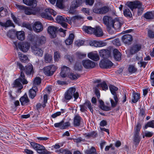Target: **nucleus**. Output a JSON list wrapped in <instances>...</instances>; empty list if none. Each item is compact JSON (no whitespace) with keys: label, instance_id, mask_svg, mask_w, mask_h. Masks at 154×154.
I'll return each instance as SVG.
<instances>
[{"label":"nucleus","instance_id":"obj_1","mask_svg":"<svg viewBox=\"0 0 154 154\" xmlns=\"http://www.w3.org/2000/svg\"><path fill=\"white\" fill-rule=\"evenodd\" d=\"M35 7H32V8L31 9L29 7H25L24 10L25 13L28 15L40 14L42 18H45L51 20H53V18L51 16L48 15V13L54 16H55L57 14L56 12L52 9H46L45 10L46 13H41L40 9Z\"/></svg>","mask_w":154,"mask_h":154},{"label":"nucleus","instance_id":"obj_2","mask_svg":"<svg viewBox=\"0 0 154 154\" xmlns=\"http://www.w3.org/2000/svg\"><path fill=\"white\" fill-rule=\"evenodd\" d=\"M21 82L23 85L26 84L28 82L25 78V75L23 72H21L20 77L16 79L13 83V87L17 88H18V91L21 90L23 88V86L21 83Z\"/></svg>","mask_w":154,"mask_h":154},{"label":"nucleus","instance_id":"obj_3","mask_svg":"<svg viewBox=\"0 0 154 154\" xmlns=\"http://www.w3.org/2000/svg\"><path fill=\"white\" fill-rule=\"evenodd\" d=\"M127 6L133 11L134 9H137V14L138 15H141L143 12V9L142 7V4L138 1L133 2H130L127 4Z\"/></svg>","mask_w":154,"mask_h":154},{"label":"nucleus","instance_id":"obj_4","mask_svg":"<svg viewBox=\"0 0 154 154\" xmlns=\"http://www.w3.org/2000/svg\"><path fill=\"white\" fill-rule=\"evenodd\" d=\"M76 88L75 87L69 88L65 93L64 95V99L69 100L72 98L73 96L75 100H76L79 97V93L75 92Z\"/></svg>","mask_w":154,"mask_h":154},{"label":"nucleus","instance_id":"obj_5","mask_svg":"<svg viewBox=\"0 0 154 154\" xmlns=\"http://www.w3.org/2000/svg\"><path fill=\"white\" fill-rule=\"evenodd\" d=\"M72 19L70 18L69 17H66L64 16L58 15L57 16L56 18V21L60 24L61 26L64 28H68L67 27V24L65 22H67L69 24H71L72 23L71 20Z\"/></svg>","mask_w":154,"mask_h":154},{"label":"nucleus","instance_id":"obj_6","mask_svg":"<svg viewBox=\"0 0 154 154\" xmlns=\"http://www.w3.org/2000/svg\"><path fill=\"white\" fill-rule=\"evenodd\" d=\"M17 67L21 71V72H23L24 71L27 75H30L34 73V70L33 66L32 64H29L26 66L24 67L23 65L20 63L17 62Z\"/></svg>","mask_w":154,"mask_h":154},{"label":"nucleus","instance_id":"obj_7","mask_svg":"<svg viewBox=\"0 0 154 154\" xmlns=\"http://www.w3.org/2000/svg\"><path fill=\"white\" fill-rule=\"evenodd\" d=\"M57 69V68L54 65L48 66L44 68V72L47 76H51L53 74Z\"/></svg>","mask_w":154,"mask_h":154},{"label":"nucleus","instance_id":"obj_8","mask_svg":"<svg viewBox=\"0 0 154 154\" xmlns=\"http://www.w3.org/2000/svg\"><path fill=\"white\" fill-rule=\"evenodd\" d=\"M32 53L35 55L42 57L43 54V50L39 47L34 45L31 47Z\"/></svg>","mask_w":154,"mask_h":154},{"label":"nucleus","instance_id":"obj_9","mask_svg":"<svg viewBox=\"0 0 154 154\" xmlns=\"http://www.w3.org/2000/svg\"><path fill=\"white\" fill-rule=\"evenodd\" d=\"M109 10V7L105 6L100 8H98L97 7L94 8L93 9V11L94 13L96 14H104L108 12Z\"/></svg>","mask_w":154,"mask_h":154},{"label":"nucleus","instance_id":"obj_10","mask_svg":"<svg viewBox=\"0 0 154 154\" xmlns=\"http://www.w3.org/2000/svg\"><path fill=\"white\" fill-rule=\"evenodd\" d=\"M142 48V45L139 44H133L130 48L129 51L130 53L133 55L139 51Z\"/></svg>","mask_w":154,"mask_h":154},{"label":"nucleus","instance_id":"obj_11","mask_svg":"<svg viewBox=\"0 0 154 154\" xmlns=\"http://www.w3.org/2000/svg\"><path fill=\"white\" fill-rule=\"evenodd\" d=\"M122 23H121L119 18H116L112 21L111 25L109 28L118 29L121 28Z\"/></svg>","mask_w":154,"mask_h":154},{"label":"nucleus","instance_id":"obj_12","mask_svg":"<svg viewBox=\"0 0 154 154\" xmlns=\"http://www.w3.org/2000/svg\"><path fill=\"white\" fill-rule=\"evenodd\" d=\"M82 63L85 68L88 69L93 68L95 66V63L89 59L83 60Z\"/></svg>","mask_w":154,"mask_h":154},{"label":"nucleus","instance_id":"obj_13","mask_svg":"<svg viewBox=\"0 0 154 154\" xmlns=\"http://www.w3.org/2000/svg\"><path fill=\"white\" fill-rule=\"evenodd\" d=\"M83 1L82 0H73L70 6V10H73L81 6Z\"/></svg>","mask_w":154,"mask_h":154},{"label":"nucleus","instance_id":"obj_14","mask_svg":"<svg viewBox=\"0 0 154 154\" xmlns=\"http://www.w3.org/2000/svg\"><path fill=\"white\" fill-rule=\"evenodd\" d=\"M18 45L19 49L24 52H27L30 47V44L27 42H20Z\"/></svg>","mask_w":154,"mask_h":154},{"label":"nucleus","instance_id":"obj_15","mask_svg":"<svg viewBox=\"0 0 154 154\" xmlns=\"http://www.w3.org/2000/svg\"><path fill=\"white\" fill-rule=\"evenodd\" d=\"M132 36L130 34H126L124 35L122 37V42L125 44L130 45L133 41Z\"/></svg>","mask_w":154,"mask_h":154},{"label":"nucleus","instance_id":"obj_16","mask_svg":"<svg viewBox=\"0 0 154 154\" xmlns=\"http://www.w3.org/2000/svg\"><path fill=\"white\" fill-rule=\"evenodd\" d=\"M113 65L112 63L108 60H102L100 63V66L101 68H107Z\"/></svg>","mask_w":154,"mask_h":154},{"label":"nucleus","instance_id":"obj_17","mask_svg":"<svg viewBox=\"0 0 154 154\" xmlns=\"http://www.w3.org/2000/svg\"><path fill=\"white\" fill-rule=\"evenodd\" d=\"M91 46L96 47H100L105 46L106 45V43L102 41H94L91 42L89 43Z\"/></svg>","mask_w":154,"mask_h":154},{"label":"nucleus","instance_id":"obj_18","mask_svg":"<svg viewBox=\"0 0 154 154\" xmlns=\"http://www.w3.org/2000/svg\"><path fill=\"white\" fill-rule=\"evenodd\" d=\"M37 152L41 154H51V152L46 149L42 145L39 144L36 149Z\"/></svg>","mask_w":154,"mask_h":154},{"label":"nucleus","instance_id":"obj_19","mask_svg":"<svg viewBox=\"0 0 154 154\" xmlns=\"http://www.w3.org/2000/svg\"><path fill=\"white\" fill-rule=\"evenodd\" d=\"M69 71L70 69L68 67L63 66L61 68V72L60 73V75L62 78H65Z\"/></svg>","mask_w":154,"mask_h":154},{"label":"nucleus","instance_id":"obj_20","mask_svg":"<svg viewBox=\"0 0 154 154\" xmlns=\"http://www.w3.org/2000/svg\"><path fill=\"white\" fill-rule=\"evenodd\" d=\"M82 119L78 114L75 115L74 118L73 125L75 127L79 126Z\"/></svg>","mask_w":154,"mask_h":154},{"label":"nucleus","instance_id":"obj_21","mask_svg":"<svg viewBox=\"0 0 154 154\" xmlns=\"http://www.w3.org/2000/svg\"><path fill=\"white\" fill-rule=\"evenodd\" d=\"M110 51L108 50H102L100 51L99 54L100 57L104 58L109 57L110 54Z\"/></svg>","mask_w":154,"mask_h":154},{"label":"nucleus","instance_id":"obj_22","mask_svg":"<svg viewBox=\"0 0 154 154\" xmlns=\"http://www.w3.org/2000/svg\"><path fill=\"white\" fill-rule=\"evenodd\" d=\"M20 100L22 105H26L29 103V100L26 94H25L22 97Z\"/></svg>","mask_w":154,"mask_h":154},{"label":"nucleus","instance_id":"obj_23","mask_svg":"<svg viewBox=\"0 0 154 154\" xmlns=\"http://www.w3.org/2000/svg\"><path fill=\"white\" fill-rule=\"evenodd\" d=\"M103 20L104 23L107 27L109 28L111 25L112 21L113 20H112V18L107 16H105L103 17Z\"/></svg>","mask_w":154,"mask_h":154},{"label":"nucleus","instance_id":"obj_24","mask_svg":"<svg viewBox=\"0 0 154 154\" xmlns=\"http://www.w3.org/2000/svg\"><path fill=\"white\" fill-rule=\"evenodd\" d=\"M23 2L25 4L31 6L32 7L36 6L37 2L35 0H23Z\"/></svg>","mask_w":154,"mask_h":154},{"label":"nucleus","instance_id":"obj_25","mask_svg":"<svg viewBox=\"0 0 154 154\" xmlns=\"http://www.w3.org/2000/svg\"><path fill=\"white\" fill-rule=\"evenodd\" d=\"M88 57L94 61H97L99 60V55L97 53L94 52H90L88 54Z\"/></svg>","mask_w":154,"mask_h":154},{"label":"nucleus","instance_id":"obj_26","mask_svg":"<svg viewBox=\"0 0 154 154\" xmlns=\"http://www.w3.org/2000/svg\"><path fill=\"white\" fill-rule=\"evenodd\" d=\"M38 89L36 87H33L30 89L29 92V96L32 99L36 95V92Z\"/></svg>","mask_w":154,"mask_h":154},{"label":"nucleus","instance_id":"obj_27","mask_svg":"<svg viewBox=\"0 0 154 154\" xmlns=\"http://www.w3.org/2000/svg\"><path fill=\"white\" fill-rule=\"evenodd\" d=\"M0 25L6 28L9 26H12L13 28H14L15 26L12 21L10 20H8L5 23H3L0 22Z\"/></svg>","mask_w":154,"mask_h":154},{"label":"nucleus","instance_id":"obj_28","mask_svg":"<svg viewBox=\"0 0 154 154\" xmlns=\"http://www.w3.org/2000/svg\"><path fill=\"white\" fill-rule=\"evenodd\" d=\"M113 51L114 57L115 59L118 61L120 60L121 56L120 53L116 49H114Z\"/></svg>","mask_w":154,"mask_h":154},{"label":"nucleus","instance_id":"obj_29","mask_svg":"<svg viewBox=\"0 0 154 154\" xmlns=\"http://www.w3.org/2000/svg\"><path fill=\"white\" fill-rule=\"evenodd\" d=\"M74 38V35L73 33L70 34L69 37L65 40L66 45H71L73 42Z\"/></svg>","mask_w":154,"mask_h":154},{"label":"nucleus","instance_id":"obj_30","mask_svg":"<svg viewBox=\"0 0 154 154\" xmlns=\"http://www.w3.org/2000/svg\"><path fill=\"white\" fill-rule=\"evenodd\" d=\"M46 42V38L44 36H42L37 39L36 41V44L40 45L44 44Z\"/></svg>","mask_w":154,"mask_h":154},{"label":"nucleus","instance_id":"obj_31","mask_svg":"<svg viewBox=\"0 0 154 154\" xmlns=\"http://www.w3.org/2000/svg\"><path fill=\"white\" fill-rule=\"evenodd\" d=\"M154 16V12L149 11L146 12L144 15V17L146 19L150 20L153 19Z\"/></svg>","mask_w":154,"mask_h":154},{"label":"nucleus","instance_id":"obj_32","mask_svg":"<svg viewBox=\"0 0 154 154\" xmlns=\"http://www.w3.org/2000/svg\"><path fill=\"white\" fill-rule=\"evenodd\" d=\"M16 35L17 38L19 40L22 41L25 39V33L23 31L17 32Z\"/></svg>","mask_w":154,"mask_h":154},{"label":"nucleus","instance_id":"obj_33","mask_svg":"<svg viewBox=\"0 0 154 154\" xmlns=\"http://www.w3.org/2000/svg\"><path fill=\"white\" fill-rule=\"evenodd\" d=\"M16 31L14 29H11L7 33V36L11 39H13L16 36Z\"/></svg>","mask_w":154,"mask_h":154},{"label":"nucleus","instance_id":"obj_34","mask_svg":"<svg viewBox=\"0 0 154 154\" xmlns=\"http://www.w3.org/2000/svg\"><path fill=\"white\" fill-rule=\"evenodd\" d=\"M140 98V94L134 92L133 93V98L131 99L132 102L135 103Z\"/></svg>","mask_w":154,"mask_h":154},{"label":"nucleus","instance_id":"obj_35","mask_svg":"<svg viewBox=\"0 0 154 154\" xmlns=\"http://www.w3.org/2000/svg\"><path fill=\"white\" fill-rule=\"evenodd\" d=\"M79 75L76 73L71 72L68 75V77L71 80L77 79L79 77Z\"/></svg>","mask_w":154,"mask_h":154},{"label":"nucleus","instance_id":"obj_36","mask_svg":"<svg viewBox=\"0 0 154 154\" xmlns=\"http://www.w3.org/2000/svg\"><path fill=\"white\" fill-rule=\"evenodd\" d=\"M58 29H47L48 32L50 34L51 38H55L56 34L58 32Z\"/></svg>","mask_w":154,"mask_h":154},{"label":"nucleus","instance_id":"obj_37","mask_svg":"<svg viewBox=\"0 0 154 154\" xmlns=\"http://www.w3.org/2000/svg\"><path fill=\"white\" fill-rule=\"evenodd\" d=\"M18 56L20 59L21 62L26 63L28 61V57L22 54H20L19 53L18 54Z\"/></svg>","mask_w":154,"mask_h":154},{"label":"nucleus","instance_id":"obj_38","mask_svg":"<svg viewBox=\"0 0 154 154\" xmlns=\"http://www.w3.org/2000/svg\"><path fill=\"white\" fill-rule=\"evenodd\" d=\"M32 27L33 29H42L43 28L42 24L39 21L34 22Z\"/></svg>","mask_w":154,"mask_h":154},{"label":"nucleus","instance_id":"obj_39","mask_svg":"<svg viewBox=\"0 0 154 154\" xmlns=\"http://www.w3.org/2000/svg\"><path fill=\"white\" fill-rule=\"evenodd\" d=\"M68 0H57L56 2V5L58 7L60 8H64L63 3Z\"/></svg>","mask_w":154,"mask_h":154},{"label":"nucleus","instance_id":"obj_40","mask_svg":"<svg viewBox=\"0 0 154 154\" xmlns=\"http://www.w3.org/2000/svg\"><path fill=\"white\" fill-rule=\"evenodd\" d=\"M141 128V126L140 124H138L136 128L134 134V138H139V133Z\"/></svg>","mask_w":154,"mask_h":154},{"label":"nucleus","instance_id":"obj_41","mask_svg":"<svg viewBox=\"0 0 154 154\" xmlns=\"http://www.w3.org/2000/svg\"><path fill=\"white\" fill-rule=\"evenodd\" d=\"M123 13L125 17H132V14L128 8H126L124 10Z\"/></svg>","mask_w":154,"mask_h":154},{"label":"nucleus","instance_id":"obj_42","mask_svg":"<svg viewBox=\"0 0 154 154\" xmlns=\"http://www.w3.org/2000/svg\"><path fill=\"white\" fill-rule=\"evenodd\" d=\"M96 86L97 87L102 88L103 90H106L108 89V86L105 82H103L101 83L98 84Z\"/></svg>","mask_w":154,"mask_h":154},{"label":"nucleus","instance_id":"obj_43","mask_svg":"<svg viewBox=\"0 0 154 154\" xmlns=\"http://www.w3.org/2000/svg\"><path fill=\"white\" fill-rule=\"evenodd\" d=\"M94 34L97 37L101 36L103 35L102 29H94Z\"/></svg>","mask_w":154,"mask_h":154},{"label":"nucleus","instance_id":"obj_44","mask_svg":"<svg viewBox=\"0 0 154 154\" xmlns=\"http://www.w3.org/2000/svg\"><path fill=\"white\" fill-rule=\"evenodd\" d=\"M85 152L87 154H97L96 149L93 146L91 149L86 150Z\"/></svg>","mask_w":154,"mask_h":154},{"label":"nucleus","instance_id":"obj_45","mask_svg":"<svg viewBox=\"0 0 154 154\" xmlns=\"http://www.w3.org/2000/svg\"><path fill=\"white\" fill-rule=\"evenodd\" d=\"M52 60L51 55L48 54H46L45 56V61L46 63H50Z\"/></svg>","mask_w":154,"mask_h":154},{"label":"nucleus","instance_id":"obj_46","mask_svg":"<svg viewBox=\"0 0 154 154\" xmlns=\"http://www.w3.org/2000/svg\"><path fill=\"white\" fill-rule=\"evenodd\" d=\"M65 112V110L64 109H61L60 110V111L57 112L51 115V117L53 118H55L57 116L60 115L61 114Z\"/></svg>","mask_w":154,"mask_h":154},{"label":"nucleus","instance_id":"obj_47","mask_svg":"<svg viewBox=\"0 0 154 154\" xmlns=\"http://www.w3.org/2000/svg\"><path fill=\"white\" fill-rule=\"evenodd\" d=\"M7 14L8 11L7 9L4 8L3 7L0 8V16L4 17Z\"/></svg>","mask_w":154,"mask_h":154},{"label":"nucleus","instance_id":"obj_48","mask_svg":"<svg viewBox=\"0 0 154 154\" xmlns=\"http://www.w3.org/2000/svg\"><path fill=\"white\" fill-rule=\"evenodd\" d=\"M83 104H84V105H85L87 107H88L89 108L92 113H93V107L91 106V103L90 101L88 100H87Z\"/></svg>","mask_w":154,"mask_h":154},{"label":"nucleus","instance_id":"obj_49","mask_svg":"<svg viewBox=\"0 0 154 154\" xmlns=\"http://www.w3.org/2000/svg\"><path fill=\"white\" fill-rule=\"evenodd\" d=\"M64 121L63 120L62 121L60 122L56 123L54 124V126L56 128L59 127L60 129H64V126L63 125Z\"/></svg>","mask_w":154,"mask_h":154},{"label":"nucleus","instance_id":"obj_50","mask_svg":"<svg viewBox=\"0 0 154 154\" xmlns=\"http://www.w3.org/2000/svg\"><path fill=\"white\" fill-rule=\"evenodd\" d=\"M109 88L112 94H115V93H116V91L118 90L117 88L112 85H110L109 86Z\"/></svg>","mask_w":154,"mask_h":154},{"label":"nucleus","instance_id":"obj_51","mask_svg":"<svg viewBox=\"0 0 154 154\" xmlns=\"http://www.w3.org/2000/svg\"><path fill=\"white\" fill-rule=\"evenodd\" d=\"M74 68L75 70L79 71L82 70V66L80 63L77 62L74 66Z\"/></svg>","mask_w":154,"mask_h":154},{"label":"nucleus","instance_id":"obj_52","mask_svg":"<svg viewBox=\"0 0 154 154\" xmlns=\"http://www.w3.org/2000/svg\"><path fill=\"white\" fill-rule=\"evenodd\" d=\"M28 37L29 40L33 43H35V41L37 40L35 36L33 35H32L29 34L28 35Z\"/></svg>","mask_w":154,"mask_h":154},{"label":"nucleus","instance_id":"obj_53","mask_svg":"<svg viewBox=\"0 0 154 154\" xmlns=\"http://www.w3.org/2000/svg\"><path fill=\"white\" fill-rule=\"evenodd\" d=\"M154 127V121L152 120L151 122H148L146 124L145 126V128L146 129L148 127H151L153 128Z\"/></svg>","mask_w":154,"mask_h":154},{"label":"nucleus","instance_id":"obj_54","mask_svg":"<svg viewBox=\"0 0 154 154\" xmlns=\"http://www.w3.org/2000/svg\"><path fill=\"white\" fill-rule=\"evenodd\" d=\"M41 80L40 78L39 77H36L33 82V84L35 85H38L41 83Z\"/></svg>","mask_w":154,"mask_h":154},{"label":"nucleus","instance_id":"obj_55","mask_svg":"<svg viewBox=\"0 0 154 154\" xmlns=\"http://www.w3.org/2000/svg\"><path fill=\"white\" fill-rule=\"evenodd\" d=\"M128 69L129 72L131 73L134 72L137 70L136 68L134 67V66L132 65L129 66Z\"/></svg>","mask_w":154,"mask_h":154},{"label":"nucleus","instance_id":"obj_56","mask_svg":"<svg viewBox=\"0 0 154 154\" xmlns=\"http://www.w3.org/2000/svg\"><path fill=\"white\" fill-rule=\"evenodd\" d=\"M60 55L58 52L56 51L54 53V60L55 61H58L60 58Z\"/></svg>","mask_w":154,"mask_h":154},{"label":"nucleus","instance_id":"obj_57","mask_svg":"<svg viewBox=\"0 0 154 154\" xmlns=\"http://www.w3.org/2000/svg\"><path fill=\"white\" fill-rule=\"evenodd\" d=\"M98 87H97V86L94 88L95 93L96 95L97 98L99 99L100 97V94L99 90L98 89Z\"/></svg>","mask_w":154,"mask_h":154},{"label":"nucleus","instance_id":"obj_58","mask_svg":"<svg viewBox=\"0 0 154 154\" xmlns=\"http://www.w3.org/2000/svg\"><path fill=\"white\" fill-rule=\"evenodd\" d=\"M84 44V42L82 40H78L75 41V44L78 47Z\"/></svg>","mask_w":154,"mask_h":154},{"label":"nucleus","instance_id":"obj_59","mask_svg":"<svg viewBox=\"0 0 154 154\" xmlns=\"http://www.w3.org/2000/svg\"><path fill=\"white\" fill-rule=\"evenodd\" d=\"M113 44L117 46H120L121 45V42L118 38L115 39L112 41Z\"/></svg>","mask_w":154,"mask_h":154},{"label":"nucleus","instance_id":"obj_60","mask_svg":"<svg viewBox=\"0 0 154 154\" xmlns=\"http://www.w3.org/2000/svg\"><path fill=\"white\" fill-rule=\"evenodd\" d=\"M22 26L27 29H31V25L29 23L24 22L22 25Z\"/></svg>","mask_w":154,"mask_h":154},{"label":"nucleus","instance_id":"obj_61","mask_svg":"<svg viewBox=\"0 0 154 154\" xmlns=\"http://www.w3.org/2000/svg\"><path fill=\"white\" fill-rule=\"evenodd\" d=\"M31 146L35 149L36 150L39 144L38 143L34 142H31L30 143Z\"/></svg>","mask_w":154,"mask_h":154},{"label":"nucleus","instance_id":"obj_62","mask_svg":"<svg viewBox=\"0 0 154 154\" xmlns=\"http://www.w3.org/2000/svg\"><path fill=\"white\" fill-rule=\"evenodd\" d=\"M11 17L13 19L14 22L18 24H19V19H17L14 15V14L11 13Z\"/></svg>","mask_w":154,"mask_h":154},{"label":"nucleus","instance_id":"obj_63","mask_svg":"<svg viewBox=\"0 0 154 154\" xmlns=\"http://www.w3.org/2000/svg\"><path fill=\"white\" fill-rule=\"evenodd\" d=\"M100 108L102 109L104 111H108L111 110L110 107L106 106L104 104L102 106H100Z\"/></svg>","mask_w":154,"mask_h":154},{"label":"nucleus","instance_id":"obj_64","mask_svg":"<svg viewBox=\"0 0 154 154\" xmlns=\"http://www.w3.org/2000/svg\"><path fill=\"white\" fill-rule=\"evenodd\" d=\"M76 54L78 57L80 58H84L86 56V54L80 52H77L76 53Z\"/></svg>","mask_w":154,"mask_h":154}]
</instances>
